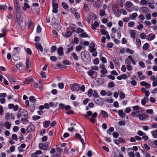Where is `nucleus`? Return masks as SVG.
Wrapping results in <instances>:
<instances>
[{
  "label": "nucleus",
  "instance_id": "nucleus-1",
  "mask_svg": "<svg viewBox=\"0 0 157 157\" xmlns=\"http://www.w3.org/2000/svg\"><path fill=\"white\" fill-rule=\"evenodd\" d=\"M28 116L27 111L24 109H21L19 110L18 113L17 115L18 119L21 118L22 121L23 122L24 121H27L28 120L26 119Z\"/></svg>",
  "mask_w": 157,
  "mask_h": 157
},
{
  "label": "nucleus",
  "instance_id": "nucleus-2",
  "mask_svg": "<svg viewBox=\"0 0 157 157\" xmlns=\"http://www.w3.org/2000/svg\"><path fill=\"white\" fill-rule=\"evenodd\" d=\"M83 115L86 118H88L89 116H91L92 118H89V120L91 122L94 123L96 121L94 118L97 117L98 114L96 112L93 113L91 111H89L86 112V114H84Z\"/></svg>",
  "mask_w": 157,
  "mask_h": 157
},
{
  "label": "nucleus",
  "instance_id": "nucleus-3",
  "mask_svg": "<svg viewBox=\"0 0 157 157\" xmlns=\"http://www.w3.org/2000/svg\"><path fill=\"white\" fill-rule=\"evenodd\" d=\"M134 5L131 2L127 1L125 3V8L128 12H130L133 10Z\"/></svg>",
  "mask_w": 157,
  "mask_h": 157
},
{
  "label": "nucleus",
  "instance_id": "nucleus-4",
  "mask_svg": "<svg viewBox=\"0 0 157 157\" xmlns=\"http://www.w3.org/2000/svg\"><path fill=\"white\" fill-rule=\"evenodd\" d=\"M94 44L93 43H91L89 46V52L92 53L93 56L96 57L97 55V52L96 51V49L94 48Z\"/></svg>",
  "mask_w": 157,
  "mask_h": 157
},
{
  "label": "nucleus",
  "instance_id": "nucleus-5",
  "mask_svg": "<svg viewBox=\"0 0 157 157\" xmlns=\"http://www.w3.org/2000/svg\"><path fill=\"white\" fill-rule=\"evenodd\" d=\"M50 145V143L48 142H46L45 143H41L39 144V147L40 149L44 150H47L48 148Z\"/></svg>",
  "mask_w": 157,
  "mask_h": 157
},
{
  "label": "nucleus",
  "instance_id": "nucleus-6",
  "mask_svg": "<svg viewBox=\"0 0 157 157\" xmlns=\"http://www.w3.org/2000/svg\"><path fill=\"white\" fill-rule=\"evenodd\" d=\"M99 67L101 69L100 71V73L102 74L101 75V77H104L105 75H104V74H106L108 71L105 67V65L103 63H101L100 64Z\"/></svg>",
  "mask_w": 157,
  "mask_h": 157
},
{
  "label": "nucleus",
  "instance_id": "nucleus-7",
  "mask_svg": "<svg viewBox=\"0 0 157 157\" xmlns=\"http://www.w3.org/2000/svg\"><path fill=\"white\" fill-rule=\"evenodd\" d=\"M87 73L92 78H95L97 77V73L92 70H89Z\"/></svg>",
  "mask_w": 157,
  "mask_h": 157
},
{
  "label": "nucleus",
  "instance_id": "nucleus-8",
  "mask_svg": "<svg viewBox=\"0 0 157 157\" xmlns=\"http://www.w3.org/2000/svg\"><path fill=\"white\" fill-rule=\"evenodd\" d=\"M79 85L75 83L71 85V90L73 91H77L79 90Z\"/></svg>",
  "mask_w": 157,
  "mask_h": 157
},
{
  "label": "nucleus",
  "instance_id": "nucleus-9",
  "mask_svg": "<svg viewBox=\"0 0 157 157\" xmlns=\"http://www.w3.org/2000/svg\"><path fill=\"white\" fill-rule=\"evenodd\" d=\"M143 110L140 109L138 111L133 112L132 113V115L133 117H139L141 113H143Z\"/></svg>",
  "mask_w": 157,
  "mask_h": 157
},
{
  "label": "nucleus",
  "instance_id": "nucleus-10",
  "mask_svg": "<svg viewBox=\"0 0 157 157\" xmlns=\"http://www.w3.org/2000/svg\"><path fill=\"white\" fill-rule=\"evenodd\" d=\"M149 11L148 9L145 7H142L139 9V11L140 13H148Z\"/></svg>",
  "mask_w": 157,
  "mask_h": 157
},
{
  "label": "nucleus",
  "instance_id": "nucleus-11",
  "mask_svg": "<svg viewBox=\"0 0 157 157\" xmlns=\"http://www.w3.org/2000/svg\"><path fill=\"white\" fill-rule=\"evenodd\" d=\"M35 128L34 125L32 124H30L28 126L26 129L27 132H31L34 130Z\"/></svg>",
  "mask_w": 157,
  "mask_h": 157
},
{
  "label": "nucleus",
  "instance_id": "nucleus-12",
  "mask_svg": "<svg viewBox=\"0 0 157 157\" xmlns=\"http://www.w3.org/2000/svg\"><path fill=\"white\" fill-rule=\"evenodd\" d=\"M94 101L95 103L100 105H102L103 103V101L102 99L99 97L97 98L94 100Z\"/></svg>",
  "mask_w": 157,
  "mask_h": 157
},
{
  "label": "nucleus",
  "instance_id": "nucleus-13",
  "mask_svg": "<svg viewBox=\"0 0 157 157\" xmlns=\"http://www.w3.org/2000/svg\"><path fill=\"white\" fill-rule=\"evenodd\" d=\"M147 39L148 41H151L154 39L155 37V35L153 34L152 33L149 34L147 36Z\"/></svg>",
  "mask_w": 157,
  "mask_h": 157
},
{
  "label": "nucleus",
  "instance_id": "nucleus-14",
  "mask_svg": "<svg viewBox=\"0 0 157 157\" xmlns=\"http://www.w3.org/2000/svg\"><path fill=\"white\" fill-rule=\"evenodd\" d=\"M140 85L142 86H144L147 89H149L151 86V85L145 81H142L140 82Z\"/></svg>",
  "mask_w": 157,
  "mask_h": 157
},
{
  "label": "nucleus",
  "instance_id": "nucleus-15",
  "mask_svg": "<svg viewBox=\"0 0 157 157\" xmlns=\"http://www.w3.org/2000/svg\"><path fill=\"white\" fill-rule=\"evenodd\" d=\"M96 82L98 85H100L102 84L104 82V79L102 78H99L97 79Z\"/></svg>",
  "mask_w": 157,
  "mask_h": 157
},
{
  "label": "nucleus",
  "instance_id": "nucleus-16",
  "mask_svg": "<svg viewBox=\"0 0 157 157\" xmlns=\"http://www.w3.org/2000/svg\"><path fill=\"white\" fill-rule=\"evenodd\" d=\"M128 154L130 157H135V154L134 151H132V149L131 148H129L128 150Z\"/></svg>",
  "mask_w": 157,
  "mask_h": 157
},
{
  "label": "nucleus",
  "instance_id": "nucleus-17",
  "mask_svg": "<svg viewBox=\"0 0 157 157\" xmlns=\"http://www.w3.org/2000/svg\"><path fill=\"white\" fill-rule=\"evenodd\" d=\"M139 119L142 121H144L145 120L147 117V115L145 113H143L140 114L139 116Z\"/></svg>",
  "mask_w": 157,
  "mask_h": 157
},
{
  "label": "nucleus",
  "instance_id": "nucleus-18",
  "mask_svg": "<svg viewBox=\"0 0 157 157\" xmlns=\"http://www.w3.org/2000/svg\"><path fill=\"white\" fill-rule=\"evenodd\" d=\"M42 153L41 151L39 150L36 151L35 152L32 154L31 156L32 157H37V155Z\"/></svg>",
  "mask_w": 157,
  "mask_h": 157
},
{
  "label": "nucleus",
  "instance_id": "nucleus-19",
  "mask_svg": "<svg viewBox=\"0 0 157 157\" xmlns=\"http://www.w3.org/2000/svg\"><path fill=\"white\" fill-rule=\"evenodd\" d=\"M31 63L30 62L29 60L27 57L26 59V68L25 70L27 71L28 70L29 68L30 65Z\"/></svg>",
  "mask_w": 157,
  "mask_h": 157
},
{
  "label": "nucleus",
  "instance_id": "nucleus-20",
  "mask_svg": "<svg viewBox=\"0 0 157 157\" xmlns=\"http://www.w3.org/2000/svg\"><path fill=\"white\" fill-rule=\"evenodd\" d=\"M35 45L36 48L38 51H40L41 52L43 51V48L42 45L39 43L35 44Z\"/></svg>",
  "mask_w": 157,
  "mask_h": 157
},
{
  "label": "nucleus",
  "instance_id": "nucleus-21",
  "mask_svg": "<svg viewBox=\"0 0 157 157\" xmlns=\"http://www.w3.org/2000/svg\"><path fill=\"white\" fill-rule=\"evenodd\" d=\"M63 48L62 47H59L58 49L57 52L59 56H62L63 54Z\"/></svg>",
  "mask_w": 157,
  "mask_h": 157
},
{
  "label": "nucleus",
  "instance_id": "nucleus-22",
  "mask_svg": "<svg viewBox=\"0 0 157 157\" xmlns=\"http://www.w3.org/2000/svg\"><path fill=\"white\" fill-rule=\"evenodd\" d=\"M75 136L76 138L79 140V141L81 142L83 145L84 140L82 137L81 135L78 133H76L75 134Z\"/></svg>",
  "mask_w": 157,
  "mask_h": 157
},
{
  "label": "nucleus",
  "instance_id": "nucleus-23",
  "mask_svg": "<svg viewBox=\"0 0 157 157\" xmlns=\"http://www.w3.org/2000/svg\"><path fill=\"white\" fill-rule=\"evenodd\" d=\"M118 114L119 116L121 118H123L125 116V114L123 112L122 109H120L118 111Z\"/></svg>",
  "mask_w": 157,
  "mask_h": 157
},
{
  "label": "nucleus",
  "instance_id": "nucleus-24",
  "mask_svg": "<svg viewBox=\"0 0 157 157\" xmlns=\"http://www.w3.org/2000/svg\"><path fill=\"white\" fill-rule=\"evenodd\" d=\"M16 67L19 70L21 71L24 69V66L22 64L18 63L17 64Z\"/></svg>",
  "mask_w": 157,
  "mask_h": 157
},
{
  "label": "nucleus",
  "instance_id": "nucleus-25",
  "mask_svg": "<svg viewBox=\"0 0 157 157\" xmlns=\"http://www.w3.org/2000/svg\"><path fill=\"white\" fill-rule=\"evenodd\" d=\"M101 114L102 115V117L105 118H107L108 117V113L104 110H101Z\"/></svg>",
  "mask_w": 157,
  "mask_h": 157
},
{
  "label": "nucleus",
  "instance_id": "nucleus-26",
  "mask_svg": "<svg viewBox=\"0 0 157 157\" xmlns=\"http://www.w3.org/2000/svg\"><path fill=\"white\" fill-rule=\"evenodd\" d=\"M117 34V37L118 39H120L121 37V29L120 28H118L116 32Z\"/></svg>",
  "mask_w": 157,
  "mask_h": 157
},
{
  "label": "nucleus",
  "instance_id": "nucleus-27",
  "mask_svg": "<svg viewBox=\"0 0 157 157\" xmlns=\"http://www.w3.org/2000/svg\"><path fill=\"white\" fill-rule=\"evenodd\" d=\"M11 124L8 121H6L5 122L4 125L7 129H10V128Z\"/></svg>",
  "mask_w": 157,
  "mask_h": 157
},
{
  "label": "nucleus",
  "instance_id": "nucleus-28",
  "mask_svg": "<svg viewBox=\"0 0 157 157\" xmlns=\"http://www.w3.org/2000/svg\"><path fill=\"white\" fill-rule=\"evenodd\" d=\"M118 93L119 94L120 97L121 99H122L124 98L125 95L121 90H119Z\"/></svg>",
  "mask_w": 157,
  "mask_h": 157
},
{
  "label": "nucleus",
  "instance_id": "nucleus-29",
  "mask_svg": "<svg viewBox=\"0 0 157 157\" xmlns=\"http://www.w3.org/2000/svg\"><path fill=\"white\" fill-rule=\"evenodd\" d=\"M130 36L132 39H134L135 38L136 32L134 30H130Z\"/></svg>",
  "mask_w": 157,
  "mask_h": 157
},
{
  "label": "nucleus",
  "instance_id": "nucleus-30",
  "mask_svg": "<svg viewBox=\"0 0 157 157\" xmlns=\"http://www.w3.org/2000/svg\"><path fill=\"white\" fill-rule=\"evenodd\" d=\"M71 54L74 59L76 61H78V58L77 55L75 52H73L71 53Z\"/></svg>",
  "mask_w": 157,
  "mask_h": 157
},
{
  "label": "nucleus",
  "instance_id": "nucleus-31",
  "mask_svg": "<svg viewBox=\"0 0 157 157\" xmlns=\"http://www.w3.org/2000/svg\"><path fill=\"white\" fill-rule=\"evenodd\" d=\"M149 100L148 98H147L144 97V98L142 99L141 101V103L142 105H145L147 102Z\"/></svg>",
  "mask_w": 157,
  "mask_h": 157
},
{
  "label": "nucleus",
  "instance_id": "nucleus-32",
  "mask_svg": "<svg viewBox=\"0 0 157 157\" xmlns=\"http://www.w3.org/2000/svg\"><path fill=\"white\" fill-rule=\"evenodd\" d=\"M151 133L154 138H157V129H155L151 132Z\"/></svg>",
  "mask_w": 157,
  "mask_h": 157
},
{
  "label": "nucleus",
  "instance_id": "nucleus-33",
  "mask_svg": "<svg viewBox=\"0 0 157 157\" xmlns=\"http://www.w3.org/2000/svg\"><path fill=\"white\" fill-rule=\"evenodd\" d=\"M50 123V121H46L44 122L43 126L46 128L48 127Z\"/></svg>",
  "mask_w": 157,
  "mask_h": 157
},
{
  "label": "nucleus",
  "instance_id": "nucleus-34",
  "mask_svg": "<svg viewBox=\"0 0 157 157\" xmlns=\"http://www.w3.org/2000/svg\"><path fill=\"white\" fill-rule=\"evenodd\" d=\"M101 61L104 63H107V60L106 58L102 56H100L99 57Z\"/></svg>",
  "mask_w": 157,
  "mask_h": 157
},
{
  "label": "nucleus",
  "instance_id": "nucleus-35",
  "mask_svg": "<svg viewBox=\"0 0 157 157\" xmlns=\"http://www.w3.org/2000/svg\"><path fill=\"white\" fill-rule=\"evenodd\" d=\"M33 79L32 78H28L26 79L25 82L26 84H29L30 83V82H33Z\"/></svg>",
  "mask_w": 157,
  "mask_h": 157
},
{
  "label": "nucleus",
  "instance_id": "nucleus-36",
  "mask_svg": "<svg viewBox=\"0 0 157 157\" xmlns=\"http://www.w3.org/2000/svg\"><path fill=\"white\" fill-rule=\"evenodd\" d=\"M9 77L10 79L13 82H16V79L12 75H9Z\"/></svg>",
  "mask_w": 157,
  "mask_h": 157
},
{
  "label": "nucleus",
  "instance_id": "nucleus-37",
  "mask_svg": "<svg viewBox=\"0 0 157 157\" xmlns=\"http://www.w3.org/2000/svg\"><path fill=\"white\" fill-rule=\"evenodd\" d=\"M83 9L86 11H88L89 10V9L87 4L84 3L83 4Z\"/></svg>",
  "mask_w": 157,
  "mask_h": 157
},
{
  "label": "nucleus",
  "instance_id": "nucleus-38",
  "mask_svg": "<svg viewBox=\"0 0 157 157\" xmlns=\"http://www.w3.org/2000/svg\"><path fill=\"white\" fill-rule=\"evenodd\" d=\"M125 51L127 53H129L130 54H132L134 53V51L128 48H125Z\"/></svg>",
  "mask_w": 157,
  "mask_h": 157
},
{
  "label": "nucleus",
  "instance_id": "nucleus-39",
  "mask_svg": "<svg viewBox=\"0 0 157 157\" xmlns=\"http://www.w3.org/2000/svg\"><path fill=\"white\" fill-rule=\"evenodd\" d=\"M24 6L22 7V9L24 11H26L27 9H29L30 8V6L27 3H24Z\"/></svg>",
  "mask_w": 157,
  "mask_h": 157
},
{
  "label": "nucleus",
  "instance_id": "nucleus-40",
  "mask_svg": "<svg viewBox=\"0 0 157 157\" xmlns=\"http://www.w3.org/2000/svg\"><path fill=\"white\" fill-rule=\"evenodd\" d=\"M114 130V128L113 127H110L109 129L107 130V132L109 135H111V132H113Z\"/></svg>",
  "mask_w": 157,
  "mask_h": 157
},
{
  "label": "nucleus",
  "instance_id": "nucleus-41",
  "mask_svg": "<svg viewBox=\"0 0 157 157\" xmlns=\"http://www.w3.org/2000/svg\"><path fill=\"white\" fill-rule=\"evenodd\" d=\"M149 46V44L147 43H146L143 46V48L144 50H147Z\"/></svg>",
  "mask_w": 157,
  "mask_h": 157
},
{
  "label": "nucleus",
  "instance_id": "nucleus-42",
  "mask_svg": "<svg viewBox=\"0 0 157 157\" xmlns=\"http://www.w3.org/2000/svg\"><path fill=\"white\" fill-rule=\"evenodd\" d=\"M128 58L130 60V62H132L133 65H136V62L135 61L134 59L132 58V56L131 55L128 56Z\"/></svg>",
  "mask_w": 157,
  "mask_h": 157
},
{
  "label": "nucleus",
  "instance_id": "nucleus-43",
  "mask_svg": "<svg viewBox=\"0 0 157 157\" xmlns=\"http://www.w3.org/2000/svg\"><path fill=\"white\" fill-rule=\"evenodd\" d=\"M93 93V91L92 89H89L88 92V95L90 97H91L92 96Z\"/></svg>",
  "mask_w": 157,
  "mask_h": 157
},
{
  "label": "nucleus",
  "instance_id": "nucleus-44",
  "mask_svg": "<svg viewBox=\"0 0 157 157\" xmlns=\"http://www.w3.org/2000/svg\"><path fill=\"white\" fill-rule=\"evenodd\" d=\"M29 100L31 102H33L36 101V100L33 96H31L29 98Z\"/></svg>",
  "mask_w": 157,
  "mask_h": 157
},
{
  "label": "nucleus",
  "instance_id": "nucleus-45",
  "mask_svg": "<svg viewBox=\"0 0 157 157\" xmlns=\"http://www.w3.org/2000/svg\"><path fill=\"white\" fill-rule=\"evenodd\" d=\"M100 31L101 34L103 35H106L108 33L106 31L103 29H101Z\"/></svg>",
  "mask_w": 157,
  "mask_h": 157
},
{
  "label": "nucleus",
  "instance_id": "nucleus-46",
  "mask_svg": "<svg viewBox=\"0 0 157 157\" xmlns=\"http://www.w3.org/2000/svg\"><path fill=\"white\" fill-rule=\"evenodd\" d=\"M84 32V30L82 29L79 28H78L77 29L76 33L78 34H79L80 33H82Z\"/></svg>",
  "mask_w": 157,
  "mask_h": 157
},
{
  "label": "nucleus",
  "instance_id": "nucleus-47",
  "mask_svg": "<svg viewBox=\"0 0 157 157\" xmlns=\"http://www.w3.org/2000/svg\"><path fill=\"white\" fill-rule=\"evenodd\" d=\"M79 36L82 37H87L88 35L86 33L83 32L79 35Z\"/></svg>",
  "mask_w": 157,
  "mask_h": 157
},
{
  "label": "nucleus",
  "instance_id": "nucleus-48",
  "mask_svg": "<svg viewBox=\"0 0 157 157\" xmlns=\"http://www.w3.org/2000/svg\"><path fill=\"white\" fill-rule=\"evenodd\" d=\"M125 64L126 65L131 64V63L128 58V56L125 60Z\"/></svg>",
  "mask_w": 157,
  "mask_h": 157
},
{
  "label": "nucleus",
  "instance_id": "nucleus-49",
  "mask_svg": "<svg viewBox=\"0 0 157 157\" xmlns=\"http://www.w3.org/2000/svg\"><path fill=\"white\" fill-rule=\"evenodd\" d=\"M137 134L140 136H143L145 135V133L144 132L141 131L139 130L137 132Z\"/></svg>",
  "mask_w": 157,
  "mask_h": 157
},
{
  "label": "nucleus",
  "instance_id": "nucleus-50",
  "mask_svg": "<svg viewBox=\"0 0 157 157\" xmlns=\"http://www.w3.org/2000/svg\"><path fill=\"white\" fill-rule=\"evenodd\" d=\"M151 128H157V123L153 122L151 125Z\"/></svg>",
  "mask_w": 157,
  "mask_h": 157
},
{
  "label": "nucleus",
  "instance_id": "nucleus-51",
  "mask_svg": "<svg viewBox=\"0 0 157 157\" xmlns=\"http://www.w3.org/2000/svg\"><path fill=\"white\" fill-rule=\"evenodd\" d=\"M93 63L94 64L98 65L99 63V59L97 58H96L93 61Z\"/></svg>",
  "mask_w": 157,
  "mask_h": 157
},
{
  "label": "nucleus",
  "instance_id": "nucleus-52",
  "mask_svg": "<svg viewBox=\"0 0 157 157\" xmlns=\"http://www.w3.org/2000/svg\"><path fill=\"white\" fill-rule=\"evenodd\" d=\"M132 108L133 110L135 111H138L140 110V107L138 105L133 106L132 107Z\"/></svg>",
  "mask_w": 157,
  "mask_h": 157
},
{
  "label": "nucleus",
  "instance_id": "nucleus-53",
  "mask_svg": "<svg viewBox=\"0 0 157 157\" xmlns=\"http://www.w3.org/2000/svg\"><path fill=\"white\" fill-rule=\"evenodd\" d=\"M146 19L147 20H150L151 19V13H147L146 14Z\"/></svg>",
  "mask_w": 157,
  "mask_h": 157
},
{
  "label": "nucleus",
  "instance_id": "nucleus-54",
  "mask_svg": "<svg viewBox=\"0 0 157 157\" xmlns=\"http://www.w3.org/2000/svg\"><path fill=\"white\" fill-rule=\"evenodd\" d=\"M34 121H36L40 118V117L38 115L33 116L32 117Z\"/></svg>",
  "mask_w": 157,
  "mask_h": 157
},
{
  "label": "nucleus",
  "instance_id": "nucleus-55",
  "mask_svg": "<svg viewBox=\"0 0 157 157\" xmlns=\"http://www.w3.org/2000/svg\"><path fill=\"white\" fill-rule=\"evenodd\" d=\"M138 15L137 13H132L131 14V16H130V17H131V19H133L136 18L137 16Z\"/></svg>",
  "mask_w": 157,
  "mask_h": 157
},
{
  "label": "nucleus",
  "instance_id": "nucleus-56",
  "mask_svg": "<svg viewBox=\"0 0 157 157\" xmlns=\"http://www.w3.org/2000/svg\"><path fill=\"white\" fill-rule=\"evenodd\" d=\"M93 96L95 98H97L98 97V94L97 92V91L96 90H94V93L93 94Z\"/></svg>",
  "mask_w": 157,
  "mask_h": 157
},
{
  "label": "nucleus",
  "instance_id": "nucleus-57",
  "mask_svg": "<svg viewBox=\"0 0 157 157\" xmlns=\"http://www.w3.org/2000/svg\"><path fill=\"white\" fill-rule=\"evenodd\" d=\"M139 64L140 67L142 68H144L145 67L144 63L142 61H140L139 63Z\"/></svg>",
  "mask_w": 157,
  "mask_h": 157
},
{
  "label": "nucleus",
  "instance_id": "nucleus-58",
  "mask_svg": "<svg viewBox=\"0 0 157 157\" xmlns=\"http://www.w3.org/2000/svg\"><path fill=\"white\" fill-rule=\"evenodd\" d=\"M62 6L63 7L64 9H67L68 8V5L65 2H63L62 3Z\"/></svg>",
  "mask_w": 157,
  "mask_h": 157
},
{
  "label": "nucleus",
  "instance_id": "nucleus-59",
  "mask_svg": "<svg viewBox=\"0 0 157 157\" xmlns=\"http://www.w3.org/2000/svg\"><path fill=\"white\" fill-rule=\"evenodd\" d=\"M135 24V23L134 21H130L128 23V26L129 27H132Z\"/></svg>",
  "mask_w": 157,
  "mask_h": 157
},
{
  "label": "nucleus",
  "instance_id": "nucleus-60",
  "mask_svg": "<svg viewBox=\"0 0 157 157\" xmlns=\"http://www.w3.org/2000/svg\"><path fill=\"white\" fill-rule=\"evenodd\" d=\"M147 4V2L146 0H141L140 1V5H143L146 6Z\"/></svg>",
  "mask_w": 157,
  "mask_h": 157
},
{
  "label": "nucleus",
  "instance_id": "nucleus-61",
  "mask_svg": "<svg viewBox=\"0 0 157 157\" xmlns=\"http://www.w3.org/2000/svg\"><path fill=\"white\" fill-rule=\"evenodd\" d=\"M57 48L54 45L53 46L51 47V53H53L55 52V51L56 50Z\"/></svg>",
  "mask_w": 157,
  "mask_h": 157
},
{
  "label": "nucleus",
  "instance_id": "nucleus-62",
  "mask_svg": "<svg viewBox=\"0 0 157 157\" xmlns=\"http://www.w3.org/2000/svg\"><path fill=\"white\" fill-rule=\"evenodd\" d=\"M12 137L14 140L17 141L18 140L17 136L16 134H13L12 136Z\"/></svg>",
  "mask_w": 157,
  "mask_h": 157
},
{
  "label": "nucleus",
  "instance_id": "nucleus-63",
  "mask_svg": "<svg viewBox=\"0 0 157 157\" xmlns=\"http://www.w3.org/2000/svg\"><path fill=\"white\" fill-rule=\"evenodd\" d=\"M58 87L60 89H63L64 87V85L63 83L61 82L59 83L58 84Z\"/></svg>",
  "mask_w": 157,
  "mask_h": 157
},
{
  "label": "nucleus",
  "instance_id": "nucleus-64",
  "mask_svg": "<svg viewBox=\"0 0 157 157\" xmlns=\"http://www.w3.org/2000/svg\"><path fill=\"white\" fill-rule=\"evenodd\" d=\"M146 36V34L144 33H141L140 35V37L142 39H144Z\"/></svg>",
  "mask_w": 157,
  "mask_h": 157
}]
</instances>
